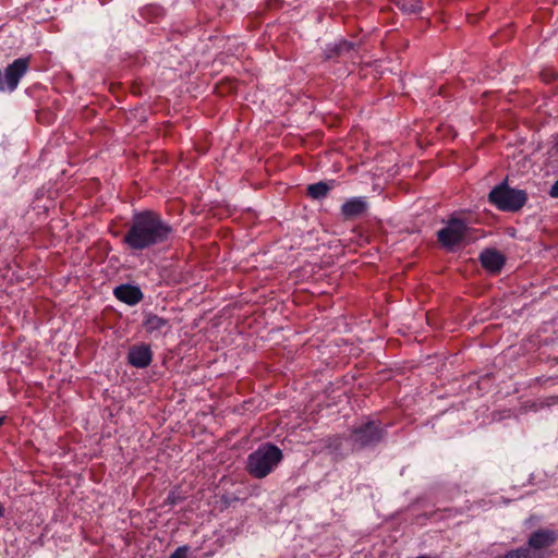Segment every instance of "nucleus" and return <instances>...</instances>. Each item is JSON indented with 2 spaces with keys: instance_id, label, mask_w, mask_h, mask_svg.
I'll return each instance as SVG.
<instances>
[{
  "instance_id": "9",
  "label": "nucleus",
  "mask_w": 558,
  "mask_h": 558,
  "mask_svg": "<svg viewBox=\"0 0 558 558\" xmlns=\"http://www.w3.org/2000/svg\"><path fill=\"white\" fill-rule=\"evenodd\" d=\"M114 296L129 305H135L143 299V293L140 288L121 284L113 290Z\"/></svg>"
},
{
  "instance_id": "11",
  "label": "nucleus",
  "mask_w": 558,
  "mask_h": 558,
  "mask_svg": "<svg viewBox=\"0 0 558 558\" xmlns=\"http://www.w3.org/2000/svg\"><path fill=\"white\" fill-rule=\"evenodd\" d=\"M557 539V534L551 530H538L529 538V546L534 549H542L553 545Z\"/></svg>"
},
{
  "instance_id": "12",
  "label": "nucleus",
  "mask_w": 558,
  "mask_h": 558,
  "mask_svg": "<svg viewBox=\"0 0 558 558\" xmlns=\"http://www.w3.org/2000/svg\"><path fill=\"white\" fill-rule=\"evenodd\" d=\"M367 208L365 197H352L345 201L341 206V213L345 218H353L362 215Z\"/></svg>"
},
{
  "instance_id": "20",
  "label": "nucleus",
  "mask_w": 558,
  "mask_h": 558,
  "mask_svg": "<svg viewBox=\"0 0 558 558\" xmlns=\"http://www.w3.org/2000/svg\"><path fill=\"white\" fill-rule=\"evenodd\" d=\"M168 500H169V504H171V505L175 504V498L172 494L168 496Z\"/></svg>"
},
{
  "instance_id": "18",
  "label": "nucleus",
  "mask_w": 558,
  "mask_h": 558,
  "mask_svg": "<svg viewBox=\"0 0 558 558\" xmlns=\"http://www.w3.org/2000/svg\"><path fill=\"white\" fill-rule=\"evenodd\" d=\"M549 195L554 198H558V180L551 185Z\"/></svg>"
},
{
  "instance_id": "23",
  "label": "nucleus",
  "mask_w": 558,
  "mask_h": 558,
  "mask_svg": "<svg viewBox=\"0 0 558 558\" xmlns=\"http://www.w3.org/2000/svg\"><path fill=\"white\" fill-rule=\"evenodd\" d=\"M417 558H429V557H427V556H420V557H417Z\"/></svg>"
},
{
  "instance_id": "4",
  "label": "nucleus",
  "mask_w": 558,
  "mask_h": 558,
  "mask_svg": "<svg viewBox=\"0 0 558 558\" xmlns=\"http://www.w3.org/2000/svg\"><path fill=\"white\" fill-rule=\"evenodd\" d=\"M31 57L15 59L4 70H0V92L12 93L16 89L20 80L29 68Z\"/></svg>"
},
{
  "instance_id": "13",
  "label": "nucleus",
  "mask_w": 558,
  "mask_h": 558,
  "mask_svg": "<svg viewBox=\"0 0 558 558\" xmlns=\"http://www.w3.org/2000/svg\"><path fill=\"white\" fill-rule=\"evenodd\" d=\"M329 189L330 187L325 182H318L308 185L307 192L313 198H322L327 195Z\"/></svg>"
},
{
  "instance_id": "1",
  "label": "nucleus",
  "mask_w": 558,
  "mask_h": 558,
  "mask_svg": "<svg viewBox=\"0 0 558 558\" xmlns=\"http://www.w3.org/2000/svg\"><path fill=\"white\" fill-rule=\"evenodd\" d=\"M173 232L170 225L153 211H144L133 217L132 225L124 235V243L132 250L142 251L168 241Z\"/></svg>"
},
{
  "instance_id": "10",
  "label": "nucleus",
  "mask_w": 558,
  "mask_h": 558,
  "mask_svg": "<svg viewBox=\"0 0 558 558\" xmlns=\"http://www.w3.org/2000/svg\"><path fill=\"white\" fill-rule=\"evenodd\" d=\"M481 263L485 269L490 272H498L505 265L502 254L496 250H485L480 256Z\"/></svg>"
},
{
  "instance_id": "7",
  "label": "nucleus",
  "mask_w": 558,
  "mask_h": 558,
  "mask_svg": "<svg viewBox=\"0 0 558 558\" xmlns=\"http://www.w3.org/2000/svg\"><path fill=\"white\" fill-rule=\"evenodd\" d=\"M153 359V353L148 344L134 345L129 350L128 361L129 363L137 368L147 367Z\"/></svg>"
},
{
  "instance_id": "2",
  "label": "nucleus",
  "mask_w": 558,
  "mask_h": 558,
  "mask_svg": "<svg viewBox=\"0 0 558 558\" xmlns=\"http://www.w3.org/2000/svg\"><path fill=\"white\" fill-rule=\"evenodd\" d=\"M282 460V451L275 445L264 444L247 457V471L256 478H264Z\"/></svg>"
},
{
  "instance_id": "15",
  "label": "nucleus",
  "mask_w": 558,
  "mask_h": 558,
  "mask_svg": "<svg viewBox=\"0 0 558 558\" xmlns=\"http://www.w3.org/2000/svg\"><path fill=\"white\" fill-rule=\"evenodd\" d=\"M48 116V107H41V109L36 111V118L41 123H50L51 118Z\"/></svg>"
},
{
  "instance_id": "22",
  "label": "nucleus",
  "mask_w": 558,
  "mask_h": 558,
  "mask_svg": "<svg viewBox=\"0 0 558 558\" xmlns=\"http://www.w3.org/2000/svg\"><path fill=\"white\" fill-rule=\"evenodd\" d=\"M3 421H4V416L0 415V425H2Z\"/></svg>"
},
{
  "instance_id": "16",
  "label": "nucleus",
  "mask_w": 558,
  "mask_h": 558,
  "mask_svg": "<svg viewBox=\"0 0 558 558\" xmlns=\"http://www.w3.org/2000/svg\"><path fill=\"white\" fill-rule=\"evenodd\" d=\"M542 77L545 82L558 78V73L555 70L546 69L542 72Z\"/></svg>"
},
{
  "instance_id": "3",
  "label": "nucleus",
  "mask_w": 558,
  "mask_h": 558,
  "mask_svg": "<svg viewBox=\"0 0 558 558\" xmlns=\"http://www.w3.org/2000/svg\"><path fill=\"white\" fill-rule=\"evenodd\" d=\"M489 202L504 211H518L527 201L524 190L512 189L507 183L495 186L488 195Z\"/></svg>"
},
{
  "instance_id": "14",
  "label": "nucleus",
  "mask_w": 558,
  "mask_h": 558,
  "mask_svg": "<svg viewBox=\"0 0 558 558\" xmlns=\"http://www.w3.org/2000/svg\"><path fill=\"white\" fill-rule=\"evenodd\" d=\"M398 7L405 13H416L421 10L420 0H399Z\"/></svg>"
},
{
  "instance_id": "8",
  "label": "nucleus",
  "mask_w": 558,
  "mask_h": 558,
  "mask_svg": "<svg viewBox=\"0 0 558 558\" xmlns=\"http://www.w3.org/2000/svg\"><path fill=\"white\" fill-rule=\"evenodd\" d=\"M144 327L148 333L156 337L166 335L171 329V325L168 319L154 314L146 316Z\"/></svg>"
},
{
  "instance_id": "19",
  "label": "nucleus",
  "mask_w": 558,
  "mask_h": 558,
  "mask_svg": "<svg viewBox=\"0 0 558 558\" xmlns=\"http://www.w3.org/2000/svg\"><path fill=\"white\" fill-rule=\"evenodd\" d=\"M558 403V397H551L549 398V402L547 403V405H551V404H556Z\"/></svg>"
},
{
  "instance_id": "21",
  "label": "nucleus",
  "mask_w": 558,
  "mask_h": 558,
  "mask_svg": "<svg viewBox=\"0 0 558 558\" xmlns=\"http://www.w3.org/2000/svg\"><path fill=\"white\" fill-rule=\"evenodd\" d=\"M4 515V508L0 505V518Z\"/></svg>"
},
{
  "instance_id": "6",
  "label": "nucleus",
  "mask_w": 558,
  "mask_h": 558,
  "mask_svg": "<svg viewBox=\"0 0 558 558\" xmlns=\"http://www.w3.org/2000/svg\"><path fill=\"white\" fill-rule=\"evenodd\" d=\"M383 436V429L374 422H367L353 432V440L361 447L376 444Z\"/></svg>"
},
{
  "instance_id": "5",
  "label": "nucleus",
  "mask_w": 558,
  "mask_h": 558,
  "mask_svg": "<svg viewBox=\"0 0 558 558\" xmlns=\"http://www.w3.org/2000/svg\"><path fill=\"white\" fill-rule=\"evenodd\" d=\"M465 232V222L458 218H451L446 227L438 231L437 236L442 246L452 248L463 240Z\"/></svg>"
},
{
  "instance_id": "17",
  "label": "nucleus",
  "mask_w": 558,
  "mask_h": 558,
  "mask_svg": "<svg viewBox=\"0 0 558 558\" xmlns=\"http://www.w3.org/2000/svg\"><path fill=\"white\" fill-rule=\"evenodd\" d=\"M186 551H187L186 546L179 547L174 550L173 554H171V556L169 558H186Z\"/></svg>"
}]
</instances>
